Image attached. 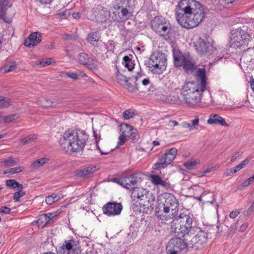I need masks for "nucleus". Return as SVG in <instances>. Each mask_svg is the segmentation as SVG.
Segmentation results:
<instances>
[{
    "label": "nucleus",
    "mask_w": 254,
    "mask_h": 254,
    "mask_svg": "<svg viewBox=\"0 0 254 254\" xmlns=\"http://www.w3.org/2000/svg\"><path fill=\"white\" fill-rule=\"evenodd\" d=\"M150 180L151 183L155 186H161L166 189L170 187V183L166 180H163L161 177L158 175H151Z\"/></svg>",
    "instance_id": "20"
},
{
    "label": "nucleus",
    "mask_w": 254,
    "mask_h": 254,
    "mask_svg": "<svg viewBox=\"0 0 254 254\" xmlns=\"http://www.w3.org/2000/svg\"><path fill=\"white\" fill-rule=\"evenodd\" d=\"M19 116L17 114L9 115L2 117V121L4 123H9L18 119Z\"/></svg>",
    "instance_id": "39"
},
{
    "label": "nucleus",
    "mask_w": 254,
    "mask_h": 254,
    "mask_svg": "<svg viewBox=\"0 0 254 254\" xmlns=\"http://www.w3.org/2000/svg\"><path fill=\"white\" fill-rule=\"evenodd\" d=\"M248 224L247 223H244L242 224L240 227V231L241 232H244L246 230L247 228L248 227Z\"/></svg>",
    "instance_id": "61"
},
{
    "label": "nucleus",
    "mask_w": 254,
    "mask_h": 254,
    "mask_svg": "<svg viewBox=\"0 0 254 254\" xmlns=\"http://www.w3.org/2000/svg\"><path fill=\"white\" fill-rule=\"evenodd\" d=\"M52 197V196L49 195L46 197L45 201L48 204L51 205L55 202V199H54Z\"/></svg>",
    "instance_id": "57"
},
{
    "label": "nucleus",
    "mask_w": 254,
    "mask_h": 254,
    "mask_svg": "<svg viewBox=\"0 0 254 254\" xmlns=\"http://www.w3.org/2000/svg\"><path fill=\"white\" fill-rule=\"evenodd\" d=\"M207 240V235L204 231H201L199 228V230L195 234L192 235L188 241L189 245L195 250L200 249L203 248V245L206 243Z\"/></svg>",
    "instance_id": "13"
},
{
    "label": "nucleus",
    "mask_w": 254,
    "mask_h": 254,
    "mask_svg": "<svg viewBox=\"0 0 254 254\" xmlns=\"http://www.w3.org/2000/svg\"><path fill=\"white\" fill-rule=\"evenodd\" d=\"M184 98L187 104L194 105L200 101V92L198 83L195 82H186L182 88Z\"/></svg>",
    "instance_id": "4"
},
{
    "label": "nucleus",
    "mask_w": 254,
    "mask_h": 254,
    "mask_svg": "<svg viewBox=\"0 0 254 254\" xmlns=\"http://www.w3.org/2000/svg\"><path fill=\"white\" fill-rule=\"evenodd\" d=\"M243 152L241 151H238L234 154L230 159L231 162H233L236 160L237 159L240 157L242 155Z\"/></svg>",
    "instance_id": "49"
},
{
    "label": "nucleus",
    "mask_w": 254,
    "mask_h": 254,
    "mask_svg": "<svg viewBox=\"0 0 254 254\" xmlns=\"http://www.w3.org/2000/svg\"><path fill=\"white\" fill-rule=\"evenodd\" d=\"M23 168L22 167H17L13 168L10 169L8 171H5L3 172V174H6L7 173H10L11 174H14L15 173H18L22 171Z\"/></svg>",
    "instance_id": "47"
},
{
    "label": "nucleus",
    "mask_w": 254,
    "mask_h": 254,
    "mask_svg": "<svg viewBox=\"0 0 254 254\" xmlns=\"http://www.w3.org/2000/svg\"><path fill=\"white\" fill-rule=\"evenodd\" d=\"M148 200L146 201H141L138 202L140 208H142V210L143 212H147L150 209L152 208V207L155 201V196L153 195L152 193L148 191Z\"/></svg>",
    "instance_id": "21"
},
{
    "label": "nucleus",
    "mask_w": 254,
    "mask_h": 254,
    "mask_svg": "<svg viewBox=\"0 0 254 254\" xmlns=\"http://www.w3.org/2000/svg\"><path fill=\"white\" fill-rule=\"evenodd\" d=\"M42 40V35L38 32H35L31 34L24 43V45L27 47L36 46Z\"/></svg>",
    "instance_id": "16"
},
{
    "label": "nucleus",
    "mask_w": 254,
    "mask_h": 254,
    "mask_svg": "<svg viewBox=\"0 0 254 254\" xmlns=\"http://www.w3.org/2000/svg\"><path fill=\"white\" fill-rule=\"evenodd\" d=\"M42 4H47L50 3L52 0H35Z\"/></svg>",
    "instance_id": "62"
},
{
    "label": "nucleus",
    "mask_w": 254,
    "mask_h": 254,
    "mask_svg": "<svg viewBox=\"0 0 254 254\" xmlns=\"http://www.w3.org/2000/svg\"><path fill=\"white\" fill-rule=\"evenodd\" d=\"M48 159L46 158H42L35 161L31 166L33 168H37L40 167L48 162Z\"/></svg>",
    "instance_id": "34"
},
{
    "label": "nucleus",
    "mask_w": 254,
    "mask_h": 254,
    "mask_svg": "<svg viewBox=\"0 0 254 254\" xmlns=\"http://www.w3.org/2000/svg\"><path fill=\"white\" fill-rule=\"evenodd\" d=\"M173 219L180 220L179 224L186 225L188 227H192L191 226L193 222L192 215H187L181 213L179 216L177 215Z\"/></svg>",
    "instance_id": "22"
},
{
    "label": "nucleus",
    "mask_w": 254,
    "mask_h": 254,
    "mask_svg": "<svg viewBox=\"0 0 254 254\" xmlns=\"http://www.w3.org/2000/svg\"><path fill=\"white\" fill-rule=\"evenodd\" d=\"M1 212L5 214H9L10 212V209L7 206H2L0 208Z\"/></svg>",
    "instance_id": "58"
},
{
    "label": "nucleus",
    "mask_w": 254,
    "mask_h": 254,
    "mask_svg": "<svg viewBox=\"0 0 254 254\" xmlns=\"http://www.w3.org/2000/svg\"><path fill=\"white\" fill-rule=\"evenodd\" d=\"M175 15L178 23L186 29L197 26L204 17L202 5L195 0H181L176 6Z\"/></svg>",
    "instance_id": "1"
},
{
    "label": "nucleus",
    "mask_w": 254,
    "mask_h": 254,
    "mask_svg": "<svg viewBox=\"0 0 254 254\" xmlns=\"http://www.w3.org/2000/svg\"><path fill=\"white\" fill-rule=\"evenodd\" d=\"M131 191V197L134 198H137L139 200L142 197V195H143L146 191L141 188L134 187L132 190Z\"/></svg>",
    "instance_id": "28"
},
{
    "label": "nucleus",
    "mask_w": 254,
    "mask_h": 254,
    "mask_svg": "<svg viewBox=\"0 0 254 254\" xmlns=\"http://www.w3.org/2000/svg\"><path fill=\"white\" fill-rule=\"evenodd\" d=\"M139 138V136L137 133V131L135 129H133L132 134L128 139L131 140L133 142L136 141Z\"/></svg>",
    "instance_id": "48"
},
{
    "label": "nucleus",
    "mask_w": 254,
    "mask_h": 254,
    "mask_svg": "<svg viewBox=\"0 0 254 254\" xmlns=\"http://www.w3.org/2000/svg\"><path fill=\"white\" fill-rule=\"evenodd\" d=\"M37 137L38 135L36 134H31L28 136L21 139L20 141L23 144L26 145L35 141V140L37 138Z\"/></svg>",
    "instance_id": "33"
},
{
    "label": "nucleus",
    "mask_w": 254,
    "mask_h": 254,
    "mask_svg": "<svg viewBox=\"0 0 254 254\" xmlns=\"http://www.w3.org/2000/svg\"><path fill=\"white\" fill-rule=\"evenodd\" d=\"M179 205V202L174 195L165 193L158 200L156 215L162 220L173 219L178 214Z\"/></svg>",
    "instance_id": "3"
},
{
    "label": "nucleus",
    "mask_w": 254,
    "mask_h": 254,
    "mask_svg": "<svg viewBox=\"0 0 254 254\" xmlns=\"http://www.w3.org/2000/svg\"><path fill=\"white\" fill-rule=\"evenodd\" d=\"M88 140V135L82 130L66 131L60 138L61 148L65 152L77 153L82 151Z\"/></svg>",
    "instance_id": "2"
},
{
    "label": "nucleus",
    "mask_w": 254,
    "mask_h": 254,
    "mask_svg": "<svg viewBox=\"0 0 254 254\" xmlns=\"http://www.w3.org/2000/svg\"><path fill=\"white\" fill-rule=\"evenodd\" d=\"M110 17V11L103 7L96 16V19L98 23H103L106 22L109 19Z\"/></svg>",
    "instance_id": "25"
},
{
    "label": "nucleus",
    "mask_w": 254,
    "mask_h": 254,
    "mask_svg": "<svg viewBox=\"0 0 254 254\" xmlns=\"http://www.w3.org/2000/svg\"><path fill=\"white\" fill-rule=\"evenodd\" d=\"M148 192H146L144 193L143 195H142V197L139 200L138 202L141 201H146L148 200Z\"/></svg>",
    "instance_id": "59"
},
{
    "label": "nucleus",
    "mask_w": 254,
    "mask_h": 254,
    "mask_svg": "<svg viewBox=\"0 0 254 254\" xmlns=\"http://www.w3.org/2000/svg\"><path fill=\"white\" fill-rule=\"evenodd\" d=\"M138 182L137 175L133 174L124 176V187L127 190H131L135 187Z\"/></svg>",
    "instance_id": "17"
},
{
    "label": "nucleus",
    "mask_w": 254,
    "mask_h": 254,
    "mask_svg": "<svg viewBox=\"0 0 254 254\" xmlns=\"http://www.w3.org/2000/svg\"><path fill=\"white\" fill-rule=\"evenodd\" d=\"M58 254H81V249L79 242L75 239L65 240L57 250Z\"/></svg>",
    "instance_id": "11"
},
{
    "label": "nucleus",
    "mask_w": 254,
    "mask_h": 254,
    "mask_svg": "<svg viewBox=\"0 0 254 254\" xmlns=\"http://www.w3.org/2000/svg\"><path fill=\"white\" fill-rule=\"evenodd\" d=\"M180 220L173 219L171 222V232L175 234L174 236L186 238L189 240L190 238L199 230V228L188 227L186 225L179 224Z\"/></svg>",
    "instance_id": "6"
},
{
    "label": "nucleus",
    "mask_w": 254,
    "mask_h": 254,
    "mask_svg": "<svg viewBox=\"0 0 254 254\" xmlns=\"http://www.w3.org/2000/svg\"><path fill=\"white\" fill-rule=\"evenodd\" d=\"M199 163V161L194 159H191L184 164V167L189 170L193 169L195 166Z\"/></svg>",
    "instance_id": "36"
},
{
    "label": "nucleus",
    "mask_w": 254,
    "mask_h": 254,
    "mask_svg": "<svg viewBox=\"0 0 254 254\" xmlns=\"http://www.w3.org/2000/svg\"><path fill=\"white\" fill-rule=\"evenodd\" d=\"M199 119L198 117L191 121V123H189L187 122H184L182 123V126L183 128H189L190 130H192L198 126Z\"/></svg>",
    "instance_id": "29"
},
{
    "label": "nucleus",
    "mask_w": 254,
    "mask_h": 254,
    "mask_svg": "<svg viewBox=\"0 0 254 254\" xmlns=\"http://www.w3.org/2000/svg\"><path fill=\"white\" fill-rule=\"evenodd\" d=\"M148 67L150 70L155 74H160L166 68V59L165 56L161 52L153 53L148 61Z\"/></svg>",
    "instance_id": "7"
},
{
    "label": "nucleus",
    "mask_w": 254,
    "mask_h": 254,
    "mask_svg": "<svg viewBox=\"0 0 254 254\" xmlns=\"http://www.w3.org/2000/svg\"><path fill=\"white\" fill-rule=\"evenodd\" d=\"M6 186L11 189L18 188L19 190L23 189L22 185L19 183L15 180H7L5 182Z\"/></svg>",
    "instance_id": "32"
},
{
    "label": "nucleus",
    "mask_w": 254,
    "mask_h": 254,
    "mask_svg": "<svg viewBox=\"0 0 254 254\" xmlns=\"http://www.w3.org/2000/svg\"><path fill=\"white\" fill-rule=\"evenodd\" d=\"M209 125H220L222 126H227V124L225 119L218 114H211L207 121Z\"/></svg>",
    "instance_id": "24"
},
{
    "label": "nucleus",
    "mask_w": 254,
    "mask_h": 254,
    "mask_svg": "<svg viewBox=\"0 0 254 254\" xmlns=\"http://www.w3.org/2000/svg\"><path fill=\"white\" fill-rule=\"evenodd\" d=\"M140 82H141L143 85L147 86L150 83V81L149 78H144L143 79H141Z\"/></svg>",
    "instance_id": "60"
},
{
    "label": "nucleus",
    "mask_w": 254,
    "mask_h": 254,
    "mask_svg": "<svg viewBox=\"0 0 254 254\" xmlns=\"http://www.w3.org/2000/svg\"><path fill=\"white\" fill-rule=\"evenodd\" d=\"M121 13L126 19H128L129 17L128 11L126 8H124L121 10Z\"/></svg>",
    "instance_id": "56"
},
{
    "label": "nucleus",
    "mask_w": 254,
    "mask_h": 254,
    "mask_svg": "<svg viewBox=\"0 0 254 254\" xmlns=\"http://www.w3.org/2000/svg\"><path fill=\"white\" fill-rule=\"evenodd\" d=\"M197 75L201 79L200 85V90L201 91H204L205 90L206 85L205 69L204 68H198L197 70Z\"/></svg>",
    "instance_id": "26"
},
{
    "label": "nucleus",
    "mask_w": 254,
    "mask_h": 254,
    "mask_svg": "<svg viewBox=\"0 0 254 254\" xmlns=\"http://www.w3.org/2000/svg\"><path fill=\"white\" fill-rule=\"evenodd\" d=\"M194 46L199 55H211L215 54L216 49L207 39L199 38Z\"/></svg>",
    "instance_id": "14"
},
{
    "label": "nucleus",
    "mask_w": 254,
    "mask_h": 254,
    "mask_svg": "<svg viewBox=\"0 0 254 254\" xmlns=\"http://www.w3.org/2000/svg\"><path fill=\"white\" fill-rule=\"evenodd\" d=\"M252 39V36L245 30L241 28L233 29L231 32V46L239 47L242 45L248 46V42Z\"/></svg>",
    "instance_id": "9"
},
{
    "label": "nucleus",
    "mask_w": 254,
    "mask_h": 254,
    "mask_svg": "<svg viewBox=\"0 0 254 254\" xmlns=\"http://www.w3.org/2000/svg\"><path fill=\"white\" fill-rule=\"evenodd\" d=\"M150 25L152 30L162 37L167 36L171 30L169 22L160 16L154 17L150 22Z\"/></svg>",
    "instance_id": "8"
},
{
    "label": "nucleus",
    "mask_w": 254,
    "mask_h": 254,
    "mask_svg": "<svg viewBox=\"0 0 254 254\" xmlns=\"http://www.w3.org/2000/svg\"><path fill=\"white\" fill-rule=\"evenodd\" d=\"M189 240L182 237H173L168 242L166 246V252L168 254H179L183 251L187 249Z\"/></svg>",
    "instance_id": "10"
},
{
    "label": "nucleus",
    "mask_w": 254,
    "mask_h": 254,
    "mask_svg": "<svg viewBox=\"0 0 254 254\" xmlns=\"http://www.w3.org/2000/svg\"><path fill=\"white\" fill-rule=\"evenodd\" d=\"M112 181L113 182L116 183L120 185L121 186L124 187V184L123 183L124 176H123L121 178H114V179H113Z\"/></svg>",
    "instance_id": "53"
},
{
    "label": "nucleus",
    "mask_w": 254,
    "mask_h": 254,
    "mask_svg": "<svg viewBox=\"0 0 254 254\" xmlns=\"http://www.w3.org/2000/svg\"><path fill=\"white\" fill-rule=\"evenodd\" d=\"M250 82L252 89L254 92V79L252 77L250 78Z\"/></svg>",
    "instance_id": "64"
},
{
    "label": "nucleus",
    "mask_w": 254,
    "mask_h": 254,
    "mask_svg": "<svg viewBox=\"0 0 254 254\" xmlns=\"http://www.w3.org/2000/svg\"><path fill=\"white\" fill-rule=\"evenodd\" d=\"M79 61L80 63L86 65L89 68L93 69L96 67V64L94 60L90 57L88 54L82 53L79 55Z\"/></svg>",
    "instance_id": "18"
},
{
    "label": "nucleus",
    "mask_w": 254,
    "mask_h": 254,
    "mask_svg": "<svg viewBox=\"0 0 254 254\" xmlns=\"http://www.w3.org/2000/svg\"><path fill=\"white\" fill-rule=\"evenodd\" d=\"M16 63L15 62H10L9 64L5 65L2 68L4 72L12 71L16 68Z\"/></svg>",
    "instance_id": "41"
},
{
    "label": "nucleus",
    "mask_w": 254,
    "mask_h": 254,
    "mask_svg": "<svg viewBox=\"0 0 254 254\" xmlns=\"http://www.w3.org/2000/svg\"><path fill=\"white\" fill-rule=\"evenodd\" d=\"M123 61L125 63V66L127 68L129 71H131L134 68V64L133 63L131 59L128 56H125L123 58Z\"/></svg>",
    "instance_id": "35"
},
{
    "label": "nucleus",
    "mask_w": 254,
    "mask_h": 254,
    "mask_svg": "<svg viewBox=\"0 0 254 254\" xmlns=\"http://www.w3.org/2000/svg\"><path fill=\"white\" fill-rule=\"evenodd\" d=\"M77 73H78V77L80 76L82 77H85L87 76L86 74L80 70L77 71Z\"/></svg>",
    "instance_id": "63"
},
{
    "label": "nucleus",
    "mask_w": 254,
    "mask_h": 254,
    "mask_svg": "<svg viewBox=\"0 0 254 254\" xmlns=\"http://www.w3.org/2000/svg\"><path fill=\"white\" fill-rule=\"evenodd\" d=\"M143 75V74L141 73V72H138L137 73V75L135 76V86H131L130 87V86L129 85L127 84V86H128V88L127 89L129 91H131V92H135V91H136L137 90H138V89L137 88V85H138L139 83L140 82V80L141 79V77Z\"/></svg>",
    "instance_id": "31"
},
{
    "label": "nucleus",
    "mask_w": 254,
    "mask_h": 254,
    "mask_svg": "<svg viewBox=\"0 0 254 254\" xmlns=\"http://www.w3.org/2000/svg\"><path fill=\"white\" fill-rule=\"evenodd\" d=\"M96 170V166H90L77 171L76 174L80 177L87 179L92 177Z\"/></svg>",
    "instance_id": "23"
},
{
    "label": "nucleus",
    "mask_w": 254,
    "mask_h": 254,
    "mask_svg": "<svg viewBox=\"0 0 254 254\" xmlns=\"http://www.w3.org/2000/svg\"><path fill=\"white\" fill-rule=\"evenodd\" d=\"M174 64L176 67H182L186 71H192L196 69V62L189 54H182L180 51L173 52Z\"/></svg>",
    "instance_id": "5"
},
{
    "label": "nucleus",
    "mask_w": 254,
    "mask_h": 254,
    "mask_svg": "<svg viewBox=\"0 0 254 254\" xmlns=\"http://www.w3.org/2000/svg\"><path fill=\"white\" fill-rule=\"evenodd\" d=\"M119 141L118 142V145L121 146L124 144L126 139H127L123 133L119 136Z\"/></svg>",
    "instance_id": "55"
},
{
    "label": "nucleus",
    "mask_w": 254,
    "mask_h": 254,
    "mask_svg": "<svg viewBox=\"0 0 254 254\" xmlns=\"http://www.w3.org/2000/svg\"><path fill=\"white\" fill-rule=\"evenodd\" d=\"M53 62L54 60L53 58H47L43 59L40 61H37L36 64L37 65H40L41 67H44L51 64Z\"/></svg>",
    "instance_id": "42"
},
{
    "label": "nucleus",
    "mask_w": 254,
    "mask_h": 254,
    "mask_svg": "<svg viewBox=\"0 0 254 254\" xmlns=\"http://www.w3.org/2000/svg\"><path fill=\"white\" fill-rule=\"evenodd\" d=\"M177 149L172 148L164 153L158 161L153 165V169L154 170L164 168L170 164L176 158Z\"/></svg>",
    "instance_id": "12"
},
{
    "label": "nucleus",
    "mask_w": 254,
    "mask_h": 254,
    "mask_svg": "<svg viewBox=\"0 0 254 254\" xmlns=\"http://www.w3.org/2000/svg\"><path fill=\"white\" fill-rule=\"evenodd\" d=\"M134 115V112L130 109L126 110L123 114V117L125 120L133 118Z\"/></svg>",
    "instance_id": "44"
},
{
    "label": "nucleus",
    "mask_w": 254,
    "mask_h": 254,
    "mask_svg": "<svg viewBox=\"0 0 254 254\" xmlns=\"http://www.w3.org/2000/svg\"><path fill=\"white\" fill-rule=\"evenodd\" d=\"M25 195V192L22 190H19V191H16L13 194V199L14 202H19L20 198Z\"/></svg>",
    "instance_id": "43"
},
{
    "label": "nucleus",
    "mask_w": 254,
    "mask_h": 254,
    "mask_svg": "<svg viewBox=\"0 0 254 254\" xmlns=\"http://www.w3.org/2000/svg\"><path fill=\"white\" fill-rule=\"evenodd\" d=\"M123 209L121 203L109 202L102 207L103 213L108 216L119 215Z\"/></svg>",
    "instance_id": "15"
},
{
    "label": "nucleus",
    "mask_w": 254,
    "mask_h": 254,
    "mask_svg": "<svg viewBox=\"0 0 254 254\" xmlns=\"http://www.w3.org/2000/svg\"><path fill=\"white\" fill-rule=\"evenodd\" d=\"M12 0H0V19L4 22L8 23L6 20V11L8 8L12 5Z\"/></svg>",
    "instance_id": "19"
},
{
    "label": "nucleus",
    "mask_w": 254,
    "mask_h": 254,
    "mask_svg": "<svg viewBox=\"0 0 254 254\" xmlns=\"http://www.w3.org/2000/svg\"><path fill=\"white\" fill-rule=\"evenodd\" d=\"M250 162V160L248 158H247L241 163H240L238 165L236 166L234 168L233 172L237 173L238 171H240V170L246 167L247 165H248Z\"/></svg>",
    "instance_id": "40"
},
{
    "label": "nucleus",
    "mask_w": 254,
    "mask_h": 254,
    "mask_svg": "<svg viewBox=\"0 0 254 254\" xmlns=\"http://www.w3.org/2000/svg\"><path fill=\"white\" fill-rule=\"evenodd\" d=\"M65 75L69 78H70L74 80L78 79V73L73 72H67L65 73Z\"/></svg>",
    "instance_id": "50"
},
{
    "label": "nucleus",
    "mask_w": 254,
    "mask_h": 254,
    "mask_svg": "<svg viewBox=\"0 0 254 254\" xmlns=\"http://www.w3.org/2000/svg\"><path fill=\"white\" fill-rule=\"evenodd\" d=\"M117 78L120 81H123L126 82L127 83L128 82L127 77L120 73L117 74Z\"/></svg>",
    "instance_id": "51"
},
{
    "label": "nucleus",
    "mask_w": 254,
    "mask_h": 254,
    "mask_svg": "<svg viewBox=\"0 0 254 254\" xmlns=\"http://www.w3.org/2000/svg\"><path fill=\"white\" fill-rule=\"evenodd\" d=\"M133 129H134L131 126L126 125V128L123 131L122 133L124 136L128 139L132 134Z\"/></svg>",
    "instance_id": "37"
},
{
    "label": "nucleus",
    "mask_w": 254,
    "mask_h": 254,
    "mask_svg": "<svg viewBox=\"0 0 254 254\" xmlns=\"http://www.w3.org/2000/svg\"><path fill=\"white\" fill-rule=\"evenodd\" d=\"M49 222V218L45 214L40 215L38 217L37 224L39 227H44Z\"/></svg>",
    "instance_id": "30"
},
{
    "label": "nucleus",
    "mask_w": 254,
    "mask_h": 254,
    "mask_svg": "<svg viewBox=\"0 0 254 254\" xmlns=\"http://www.w3.org/2000/svg\"><path fill=\"white\" fill-rule=\"evenodd\" d=\"M18 161V160H16L10 156L8 158V159L1 161V163L5 167H10L17 164Z\"/></svg>",
    "instance_id": "38"
},
{
    "label": "nucleus",
    "mask_w": 254,
    "mask_h": 254,
    "mask_svg": "<svg viewBox=\"0 0 254 254\" xmlns=\"http://www.w3.org/2000/svg\"><path fill=\"white\" fill-rule=\"evenodd\" d=\"M41 105L42 107L48 108L52 106L53 102L50 99L45 98L41 101Z\"/></svg>",
    "instance_id": "46"
},
{
    "label": "nucleus",
    "mask_w": 254,
    "mask_h": 254,
    "mask_svg": "<svg viewBox=\"0 0 254 254\" xmlns=\"http://www.w3.org/2000/svg\"><path fill=\"white\" fill-rule=\"evenodd\" d=\"M234 168H231L229 170H227L223 174V176L224 177H229L231 176L233 174L236 173V172H234Z\"/></svg>",
    "instance_id": "52"
},
{
    "label": "nucleus",
    "mask_w": 254,
    "mask_h": 254,
    "mask_svg": "<svg viewBox=\"0 0 254 254\" xmlns=\"http://www.w3.org/2000/svg\"><path fill=\"white\" fill-rule=\"evenodd\" d=\"M10 100L3 97L0 99V108H3L10 106Z\"/></svg>",
    "instance_id": "45"
},
{
    "label": "nucleus",
    "mask_w": 254,
    "mask_h": 254,
    "mask_svg": "<svg viewBox=\"0 0 254 254\" xmlns=\"http://www.w3.org/2000/svg\"><path fill=\"white\" fill-rule=\"evenodd\" d=\"M241 213V211L240 210H237L235 211H233L230 212L229 214V217L231 218L234 219L236 218L240 213Z\"/></svg>",
    "instance_id": "54"
},
{
    "label": "nucleus",
    "mask_w": 254,
    "mask_h": 254,
    "mask_svg": "<svg viewBox=\"0 0 254 254\" xmlns=\"http://www.w3.org/2000/svg\"><path fill=\"white\" fill-rule=\"evenodd\" d=\"M100 39V36L98 33L92 32L88 35L86 40L91 45H96Z\"/></svg>",
    "instance_id": "27"
}]
</instances>
